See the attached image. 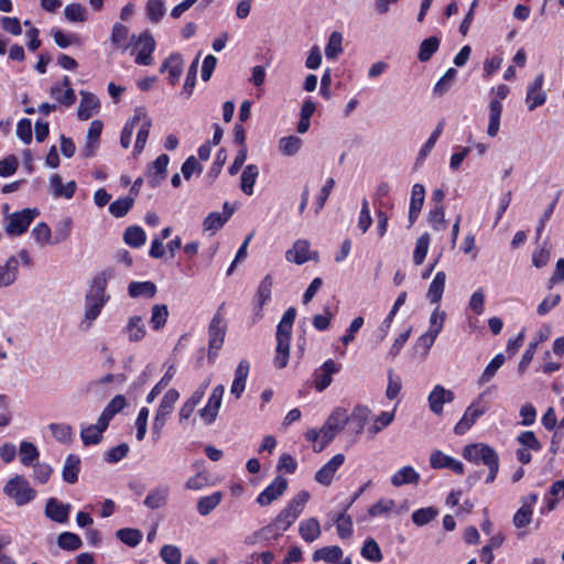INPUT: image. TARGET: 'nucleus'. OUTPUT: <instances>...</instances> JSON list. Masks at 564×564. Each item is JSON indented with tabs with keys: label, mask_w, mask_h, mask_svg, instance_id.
<instances>
[{
	"label": "nucleus",
	"mask_w": 564,
	"mask_h": 564,
	"mask_svg": "<svg viewBox=\"0 0 564 564\" xmlns=\"http://www.w3.org/2000/svg\"><path fill=\"white\" fill-rule=\"evenodd\" d=\"M397 406L392 411H383L373 419V423L368 427L370 436H375L383 429L388 427L395 417Z\"/></svg>",
	"instance_id": "obj_47"
},
{
	"label": "nucleus",
	"mask_w": 564,
	"mask_h": 564,
	"mask_svg": "<svg viewBox=\"0 0 564 564\" xmlns=\"http://www.w3.org/2000/svg\"><path fill=\"white\" fill-rule=\"evenodd\" d=\"M495 390L496 386H490L471 401V403L466 408L460 420L454 426V433L456 435L460 436L466 434L478 419L488 412L490 409V400L488 399V395L494 393Z\"/></svg>",
	"instance_id": "obj_2"
},
{
	"label": "nucleus",
	"mask_w": 564,
	"mask_h": 564,
	"mask_svg": "<svg viewBox=\"0 0 564 564\" xmlns=\"http://www.w3.org/2000/svg\"><path fill=\"white\" fill-rule=\"evenodd\" d=\"M224 393L225 387L223 384L216 386L213 389L205 406L198 411L200 419L206 425H210L216 421Z\"/></svg>",
	"instance_id": "obj_12"
},
{
	"label": "nucleus",
	"mask_w": 564,
	"mask_h": 564,
	"mask_svg": "<svg viewBox=\"0 0 564 564\" xmlns=\"http://www.w3.org/2000/svg\"><path fill=\"white\" fill-rule=\"evenodd\" d=\"M80 95L82 100L77 110V115L80 120H88L98 112L100 104L97 97L91 93L82 91Z\"/></svg>",
	"instance_id": "obj_29"
},
{
	"label": "nucleus",
	"mask_w": 564,
	"mask_h": 564,
	"mask_svg": "<svg viewBox=\"0 0 564 564\" xmlns=\"http://www.w3.org/2000/svg\"><path fill=\"white\" fill-rule=\"evenodd\" d=\"M40 215L37 208H24L6 216L4 230L8 236L18 237L24 234L32 221Z\"/></svg>",
	"instance_id": "obj_7"
},
{
	"label": "nucleus",
	"mask_w": 564,
	"mask_h": 564,
	"mask_svg": "<svg viewBox=\"0 0 564 564\" xmlns=\"http://www.w3.org/2000/svg\"><path fill=\"white\" fill-rule=\"evenodd\" d=\"M133 120H134V127L138 123H140V127L137 132L134 147H133V155L138 156L142 153V151L145 147V143H147V140H148V137L150 133V129L152 127V120L149 117V115L147 113L145 109L142 107H138L134 109Z\"/></svg>",
	"instance_id": "obj_10"
},
{
	"label": "nucleus",
	"mask_w": 564,
	"mask_h": 564,
	"mask_svg": "<svg viewBox=\"0 0 564 564\" xmlns=\"http://www.w3.org/2000/svg\"><path fill=\"white\" fill-rule=\"evenodd\" d=\"M337 435V433L328 429L325 424L319 430L308 429L305 432V438L312 443L313 451L321 453Z\"/></svg>",
	"instance_id": "obj_16"
},
{
	"label": "nucleus",
	"mask_w": 564,
	"mask_h": 564,
	"mask_svg": "<svg viewBox=\"0 0 564 564\" xmlns=\"http://www.w3.org/2000/svg\"><path fill=\"white\" fill-rule=\"evenodd\" d=\"M420 474L412 466H403L391 476V484L394 487L404 485H417Z\"/></svg>",
	"instance_id": "obj_35"
},
{
	"label": "nucleus",
	"mask_w": 564,
	"mask_h": 564,
	"mask_svg": "<svg viewBox=\"0 0 564 564\" xmlns=\"http://www.w3.org/2000/svg\"><path fill=\"white\" fill-rule=\"evenodd\" d=\"M360 554L365 560L371 563H379L383 558L379 544L372 538H367L364 541Z\"/></svg>",
	"instance_id": "obj_46"
},
{
	"label": "nucleus",
	"mask_w": 564,
	"mask_h": 564,
	"mask_svg": "<svg viewBox=\"0 0 564 564\" xmlns=\"http://www.w3.org/2000/svg\"><path fill=\"white\" fill-rule=\"evenodd\" d=\"M370 413L371 411L367 405L358 404L348 414L349 422L354 426L356 434H360L364 431Z\"/></svg>",
	"instance_id": "obj_38"
},
{
	"label": "nucleus",
	"mask_w": 564,
	"mask_h": 564,
	"mask_svg": "<svg viewBox=\"0 0 564 564\" xmlns=\"http://www.w3.org/2000/svg\"><path fill=\"white\" fill-rule=\"evenodd\" d=\"M517 441L520 445H522V448H527L533 452H540L542 449V444L532 431L521 432L518 435Z\"/></svg>",
	"instance_id": "obj_64"
},
{
	"label": "nucleus",
	"mask_w": 564,
	"mask_h": 564,
	"mask_svg": "<svg viewBox=\"0 0 564 564\" xmlns=\"http://www.w3.org/2000/svg\"><path fill=\"white\" fill-rule=\"evenodd\" d=\"M50 187L55 198L70 199L76 193L77 184L75 181H70L64 185L61 175L53 174L50 177Z\"/></svg>",
	"instance_id": "obj_26"
},
{
	"label": "nucleus",
	"mask_w": 564,
	"mask_h": 564,
	"mask_svg": "<svg viewBox=\"0 0 564 564\" xmlns=\"http://www.w3.org/2000/svg\"><path fill=\"white\" fill-rule=\"evenodd\" d=\"M57 545L66 551H76L80 549L83 542L76 533L63 532L57 538Z\"/></svg>",
	"instance_id": "obj_57"
},
{
	"label": "nucleus",
	"mask_w": 564,
	"mask_h": 564,
	"mask_svg": "<svg viewBox=\"0 0 564 564\" xmlns=\"http://www.w3.org/2000/svg\"><path fill=\"white\" fill-rule=\"evenodd\" d=\"M345 463L344 454H336L326 464H324L315 474V480L323 485L329 486L334 479L336 471Z\"/></svg>",
	"instance_id": "obj_18"
},
{
	"label": "nucleus",
	"mask_w": 564,
	"mask_h": 564,
	"mask_svg": "<svg viewBox=\"0 0 564 564\" xmlns=\"http://www.w3.org/2000/svg\"><path fill=\"white\" fill-rule=\"evenodd\" d=\"M73 219L69 216L61 218L55 225H54V232L53 236V243L58 245L64 241H66L73 231Z\"/></svg>",
	"instance_id": "obj_40"
},
{
	"label": "nucleus",
	"mask_w": 564,
	"mask_h": 564,
	"mask_svg": "<svg viewBox=\"0 0 564 564\" xmlns=\"http://www.w3.org/2000/svg\"><path fill=\"white\" fill-rule=\"evenodd\" d=\"M155 46L154 37H131L128 50H130V54L134 56V62L138 65H151Z\"/></svg>",
	"instance_id": "obj_9"
},
{
	"label": "nucleus",
	"mask_w": 564,
	"mask_h": 564,
	"mask_svg": "<svg viewBox=\"0 0 564 564\" xmlns=\"http://www.w3.org/2000/svg\"><path fill=\"white\" fill-rule=\"evenodd\" d=\"M160 556L165 564H181L182 553L178 546L165 544L160 551Z\"/></svg>",
	"instance_id": "obj_62"
},
{
	"label": "nucleus",
	"mask_w": 564,
	"mask_h": 564,
	"mask_svg": "<svg viewBox=\"0 0 564 564\" xmlns=\"http://www.w3.org/2000/svg\"><path fill=\"white\" fill-rule=\"evenodd\" d=\"M341 370V365L335 362L333 359L325 360L315 371H314V388L317 392H322L327 389L332 381L333 376L338 373Z\"/></svg>",
	"instance_id": "obj_13"
},
{
	"label": "nucleus",
	"mask_w": 564,
	"mask_h": 564,
	"mask_svg": "<svg viewBox=\"0 0 564 564\" xmlns=\"http://www.w3.org/2000/svg\"><path fill=\"white\" fill-rule=\"evenodd\" d=\"M440 390L441 384H436L427 397L430 410L436 415H441L443 413L444 404H446L442 393L438 392Z\"/></svg>",
	"instance_id": "obj_63"
},
{
	"label": "nucleus",
	"mask_w": 564,
	"mask_h": 564,
	"mask_svg": "<svg viewBox=\"0 0 564 564\" xmlns=\"http://www.w3.org/2000/svg\"><path fill=\"white\" fill-rule=\"evenodd\" d=\"M170 495V487L160 484L153 487L143 500V505L151 510H156L166 506Z\"/></svg>",
	"instance_id": "obj_22"
},
{
	"label": "nucleus",
	"mask_w": 564,
	"mask_h": 564,
	"mask_svg": "<svg viewBox=\"0 0 564 564\" xmlns=\"http://www.w3.org/2000/svg\"><path fill=\"white\" fill-rule=\"evenodd\" d=\"M310 499V494L305 490L300 491L293 497L288 505L278 513L273 519L278 529L285 532L297 520L304 510L306 502Z\"/></svg>",
	"instance_id": "obj_4"
},
{
	"label": "nucleus",
	"mask_w": 564,
	"mask_h": 564,
	"mask_svg": "<svg viewBox=\"0 0 564 564\" xmlns=\"http://www.w3.org/2000/svg\"><path fill=\"white\" fill-rule=\"evenodd\" d=\"M123 240L132 248H140L145 243L147 235L140 226H130L124 230Z\"/></svg>",
	"instance_id": "obj_50"
},
{
	"label": "nucleus",
	"mask_w": 564,
	"mask_h": 564,
	"mask_svg": "<svg viewBox=\"0 0 564 564\" xmlns=\"http://www.w3.org/2000/svg\"><path fill=\"white\" fill-rule=\"evenodd\" d=\"M463 457L475 465L490 467L499 463V455L494 447L485 443L466 445L463 449Z\"/></svg>",
	"instance_id": "obj_6"
},
{
	"label": "nucleus",
	"mask_w": 564,
	"mask_h": 564,
	"mask_svg": "<svg viewBox=\"0 0 564 564\" xmlns=\"http://www.w3.org/2000/svg\"><path fill=\"white\" fill-rule=\"evenodd\" d=\"M299 534L306 543L316 541L322 534L319 521L314 517L302 520L299 524Z\"/></svg>",
	"instance_id": "obj_30"
},
{
	"label": "nucleus",
	"mask_w": 564,
	"mask_h": 564,
	"mask_svg": "<svg viewBox=\"0 0 564 564\" xmlns=\"http://www.w3.org/2000/svg\"><path fill=\"white\" fill-rule=\"evenodd\" d=\"M133 204L134 197L128 195L110 203L108 209L113 217L121 218L124 217L130 212V209L133 207Z\"/></svg>",
	"instance_id": "obj_49"
},
{
	"label": "nucleus",
	"mask_w": 564,
	"mask_h": 564,
	"mask_svg": "<svg viewBox=\"0 0 564 564\" xmlns=\"http://www.w3.org/2000/svg\"><path fill=\"white\" fill-rule=\"evenodd\" d=\"M19 276V260L11 256L0 264V289L12 285Z\"/></svg>",
	"instance_id": "obj_25"
},
{
	"label": "nucleus",
	"mask_w": 564,
	"mask_h": 564,
	"mask_svg": "<svg viewBox=\"0 0 564 564\" xmlns=\"http://www.w3.org/2000/svg\"><path fill=\"white\" fill-rule=\"evenodd\" d=\"M258 176L259 167L256 164L245 166L240 176V188L246 195L250 196L253 194V186Z\"/></svg>",
	"instance_id": "obj_37"
},
{
	"label": "nucleus",
	"mask_w": 564,
	"mask_h": 564,
	"mask_svg": "<svg viewBox=\"0 0 564 564\" xmlns=\"http://www.w3.org/2000/svg\"><path fill=\"white\" fill-rule=\"evenodd\" d=\"M302 147V140L296 135L283 137L279 140V150L283 155L293 156Z\"/></svg>",
	"instance_id": "obj_54"
},
{
	"label": "nucleus",
	"mask_w": 564,
	"mask_h": 564,
	"mask_svg": "<svg viewBox=\"0 0 564 564\" xmlns=\"http://www.w3.org/2000/svg\"><path fill=\"white\" fill-rule=\"evenodd\" d=\"M72 506L63 503L56 498H50L45 505V516L57 523L64 524L68 522Z\"/></svg>",
	"instance_id": "obj_19"
},
{
	"label": "nucleus",
	"mask_w": 564,
	"mask_h": 564,
	"mask_svg": "<svg viewBox=\"0 0 564 564\" xmlns=\"http://www.w3.org/2000/svg\"><path fill=\"white\" fill-rule=\"evenodd\" d=\"M430 465L433 469H451L457 475H463L465 471L464 465L460 460L446 455L440 449H435L430 455Z\"/></svg>",
	"instance_id": "obj_17"
},
{
	"label": "nucleus",
	"mask_w": 564,
	"mask_h": 564,
	"mask_svg": "<svg viewBox=\"0 0 564 564\" xmlns=\"http://www.w3.org/2000/svg\"><path fill=\"white\" fill-rule=\"evenodd\" d=\"M496 97L489 102V122L487 127V134L495 138L500 129V119L502 115V100L507 98L509 94V87L505 84L498 85L492 88Z\"/></svg>",
	"instance_id": "obj_8"
},
{
	"label": "nucleus",
	"mask_w": 564,
	"mask_h": 564,
	"mask_svg": "<svg viewBox=\"0 0 564 564\" xmlns=\"http://www.w3.org/2000/svg\"><path fill=\"white\" fill-rule=\"evenodd\" d=\"M180 398L176 389H169L160 401L155 415L167 419L173 412L174 405Z\"/></svg>",
	"instance_id": "obj_43"
},
{
	"label": "nucleus",
	"mask_w": 564,
	"mask_h": 564,
	"mask_svg": "<svg viewBox=\"0 0 564 564\" xmlns=\"http://www.w3.org/2000/svg\"><path fill=\"white\" fill-rule=\"evenodd\" d=\"M440 41L438 37H425V40L421 43L419 50V59L421 62H427L433 56V54L438 50Z\"/></svg>",
	"instance_id": "obj_61"
},
{
	"label": "nucleus",
	"mask_w": 564,
	"mask_h": 564,
	"mask_svg": "<svg viewBox=\"0 0 564 564\" xmlns=\"http://www.w3.org/2000/svg\"><path fill=\"white\" fill-rule=\"evenodd\" d=\"M544 75L539 74L533 83L528 86L525 102L529 111H533L546 101V93L543 90Z\"/></svg>",
	"instance_id": "obj_15"
},
{
	"label": "nucleus",
	"mask_w": 564,
	"mask_h": 564,
	"mask_svg": "<svg viewBox=\"0 0 564 564\" xmlns=\"http://www.w3.org/2000/svg\"><path fill=\"white\" fill-rule=\"evenodd\" d=\"M431 236L427 232L422 234L415 242V248L413 251V262L415 265H420L423 263L430 248Z\"/></svg>",
	"instance_id": "obj_53"
},
{
	"label": "nucleus",
	"mask_w": 564,
	"mask_h": 564,
	"mask_svg": "<svg viewBox=\"0 0 564 564\" xmlns=\"http://www.w3.org/2000/svg\"><path fill=\"white\" fill-rule=\"evenodd\" d=\"M169 163L170 156L163 153L149 166L147 175L151 187L158 186L165 178Z\"/></svg>",
	"instance_id": "obj_23"
},
{
	"label": "nucleus",
	"mask_w": 564,
	"mask_h": 564,
	"mask_svg": "<svg viewBox=\"0 0 564 564\" xmlns=\"http://www.w3.org/2000/svg\"><path fill=\"white\" fill-rule=\"evenodd\" d=\"M343 557V550L338 545H330L317 549L313 553V561H324L326 563H337Z\"/></svg>",
	"instance_id": "obj_44"
},
{
	"label": "nucleus",
	"mask_w": 564,
	"mask_h": 564,
	"mask_svg": "<svg viewBox=\"0 0 564 564\" xmlns=\"http://www.w3.org/2000/svg\"><path fill=\"white\" fill-rule=\"evenodd\" d=\"M110 276V271L104 270L97 273L89 283L85 295L84 317L79 324L80 329L88 330L110 300V296L106 292Z\"/></svg>",
	"instance_id": "obj_1"
},
{
	"label": "nucleus",
	"mask_w": 564,
	"mask_h": 564,
	"mask_svg": "<svg viewBox=\"0 0 564 564\" xmlns=\"http://www.w3.org/2000/svg\"><path fill=\"white\" fill-rule=\"evenodd\" d=\"M104 431L97 425H88L80 431V437L86 446L97 445L102 438Z\"/></svg>",
	"instance_id": "obj_59"
},
{
	"label": "nucleus",
	"mask_w": 564,
	"mask_h": 564,
	"mask_svg": "<svg viewBox=\"0 0 564 564\" xmlns=\"http://www.w3.org/2000/svg\"><path fill=\"white\" fill-rule=\"evenodd\" d=\"M3 492L17 506L28 505L36 497V491L31 487L29 480L21 475L10 478L3 487Z\"/></svg>",
	"instance_id": "obj_5"
},
{
	"label": "nucleus",
	"mask_w": 564,
	"mask_h": 564,
	"mask_svg": "<svg viewBox=\"0 0 564 564\" xmlns=\"http://www.w3.org/2000/svg\"><path fill=\"white\" fill-rule=\"evenodd\" d=\"M405 301H406V292L403 291L398 295L389 314L386 316V318L382 321V323L378 327V329L375 334L378 341H382L387 337V335L391 328V325L393 323L394 316L397 315L400 307L405 303Z\"/></svg>",
	"instance_id": "obj_24"
},
{
	"label": "nucleus",
	"mask_w": 564,
	"mask_h": 564,
	"mask_svg": "<svg viewBox=\"0 0 564 564\" xmlns=\"http://www.w3.org/2000/svg\"><path fill=\"white\" fill-rule=\"evenodd\" d=\"M445 282H446V274L444 271H438L430 286L426 293L427 300L433 304H438L442 300L444 290H445Z\"/></svg>",
	"instance_id": "obj_36"
},
{
	"label": "nucleus",
	"mask_w": 564,
	"mask_h": 564,
	"mask_svg": "<svg viewBox=\"0 0 564 564\" xmlns=\"http://www.w3.org/2000/svg\"><path fill=\"white\" fill-rule=\"evenodd\" d=\"M40 456L37 447L28 441L20 443V460L23 466H32L36 463Z\"/></svg>",
	"instance_id": "obj_51"
},
{
	"label": "nucleus",
	"mask_w": 564,
	"mask_h": 564,
	"mask_svg": "<svg viewBox=\"0 0 564 564\" xmlns=\"http://www.w3.org/2000/svg\"><path fill=\"white\" fill-rule=\"evenodd\" d=\"M272 284L273 281L270 274H267L259 283L253 299V313L251 317L252 324L258 323L263 317L262 308L271 301Z\"/></svg>",
	"instance_id": "obj_11"
},
{
	"label": "nucleus",
	"mask_w": 564,
	"mask_h": 564,
	"mask_svg": "<svg viewBox=\"0 0 564 564\" xmlns=\"http://www.w3.org/2000/svg\"><path fill=\"white\" fill-rule=\"evenodd\" d=\"M437 514L438 511L434 507L420 508L412 513V521L417 527H423L434 520Z\"/></svg>",
	"instance_id": "obj_60"
},
{
	"label": "nucleus",
	"mask_w": 564,
	"mask_h": 564,
	"mask_svg": "<svg viewBox=\"0 0 564 564\" xmlns=\"http://www.w3.org/2000/svg\"><path fill=\"white\" fill-rule=\"evenodd\" d=\"M169 310L165 304H155L151 310L150 325L155 332L162 329L167 321Z\"/></svg>",
	"instance_id": "obj_52"
},
{
	"label": "nucleus",
	"mask_w": 564,
	"mask_h": 564,
	"mask_svg": "<svg viewBox=\"0 0 564 564\" xmlns=\"http://www.w3.org/2000/svg\"><path fill=\"white\" fill-rule=\"evenodd\" d=\"M333 521L336 525V531L341 540L351 538L354 533V523L351 517L347 513V508L333 516Z\"/></svg>",
	"instance_id": "obj_32"
},
{
	"label": "nucleus",
	"mask_w": 564,
	"mask_h": 564,
	"mask_svg": "<svg viewBox=\"0 0 564 564\" xmlns=\"http://www.w3.org/2000/svg\"><path fill=\"white\" fill-rule=\"evenodd\" d=\"M102 131V122L100 120H94L88 129L86 135V144L83 149V156L91 158L95 155L96 150L99 145V138Z\"/></svg>",
	"instance_id": "obj_28"
},
{
	"label": "nucleus",
	"mask_w": 564,
	"mask_h": 564,
	"mask_svg": "<svg viewBox=\"0 0 564 564\" xmlns=\"http://www.w3.org/2000/svg\"><path fill=\"white\" fill-rule=\"evenodd\" d=\"M117 538L130 547L137 546L142 540V533L138 529L123 528L116 532Z\"/></svg>",
	"instance_id": "obj_56"
},
{
	"label": "nucleus",
	"mask_w": 564,
	"mask_h": 564,
	"mask_svg": "<svg viewBox=\"0 0 564 564\" xmlns=\"http://www.w3.org/2000/svg\"><path fill=\"white\" fill-rule=\"evenodd\" d=\"M51 97L65 107L72 106L76 100L74 89L70 87V79L65 76L61 83L51 87Z\"/></svg>",
	"instance_id": "obj_20"
},
{
	"label": "nucleus",
	"mask_w": 564,
	"mask_h": 564,
	"mask_svg": "<svg viewBox=\"0 0 564 564\" xmlns=\"http://www.w3.org/2000/svg\"><path fill=\"white\" fill-rule=\"evenodd\" d=\"M312 258L310 242L299 239L294 242L293 248L285 252V259L289 262L303 264Z\"/></svg>",
	"instance_id": "obj_27"
},
{
	"label": "nucleus",
	"mask_w": 564,
	"mask_h": 564,
	"mask_svg": "<svg viewBox=\"0 0 564 564\" xmlns=\"http://www.w3.org/2000/svg\"><path fill=\"white\" fill-rule=\"evenodd\" d=\"M175 375L174 366H170L164 376L160 379V381L151 389V391L147 395V402L152 403L155 398L161 394L162 390L170 383L172 378Z\"/></svg>",
	"instance_id": "obj_58"
},
{
	"label": "nucleus",
	"mask_w": 564,
	"mask_h": 564,
	"mask_svg": "<svg viewBox=\"0 0 564 564\" xmlns=\"http://www.w3.org/2000/svg\"><path fill=\"white\" fill-rule=\"evenodd\" d=\"M184 61L177 53L171 54L161 65L160 72L167 73L169 83L174 86L178 83L183 72Z\"/></svg>",
	"instance_id": "obj_21"
},
{
	"label": "nucleus",
	"mask_w": 564,
	"mask_h": 564,
	"mask_svg": "<svg viewBox=\"0 0 564 564\" xmlns=\"http://www.w3.org/2000/svg\"><path fill=\"white\" fill-rule=\"evenodd\" d=\"M347 423H349L347 410L345 408L337 406L332 411L324 424L328 429H332L338 433L346 426Z\"/></svg>",
	"instance_id": "obj_42"
},
{
	"label": "nucleus",
	"mask_w": 564,
	"mask_h": 564,
	"mask_svg": "<svg viewBox=\"0 0 564 564\" xmlns=\"http://www.w3.org/2000/svg\"><path fill=\"white\" fill-rule=\"evenodd\" d=\"M224 304H221L215 315L213 316L209 325H208V360L210 362H214L215 359L218 356L219 350L221 349L226 330H227V324L224 318L223 314Z\"/></svg>",
	"instance_id": "obj_3"
},
{
	"label": "nucleus",
	"mask_w": 564,
	"mask_h": 564,
	"mask_svg": "<svg viewBox=\"0 0 564 564\" xmlns=\"http://www.w3.org/2000/svg\"><path fill=\"white\" fill-rule=\"evenodd\" d=\"M123 332L130 341H140L145 336V325L141 316H132L128 319Z\"/></svg>",
	"instance_id": "obj_41"
},
{
	"label": "nucleus",
	"mask_w": 564,
	"mask_h": 564,
	"mask_svg": "<svg viewBox=\"0 0 564 564\" xmlns=\"http://www.w3.org/2000/svg\"><path fill=\"white\" fill-rule=\"evenodd\" d=\"M224 495L221 491H215L212 495L200 497L196 505L197 512L203 517L208 516L218 507Z\"/></svg>",
	"instance_id": "obj_39"
},
{
	"label": "nucleus",
	"mask_w": 564,
	"mask_h": 564,
	"mask_svg": "<svg viewBox=\"0 0 564 564\" xmlns=\"http://www.w3.org/2000/svg\"><path fill=\"white\" fill-rule=\"evenodd\" d=\"M31 235L41 246L54 245L52 230L46 223L36 224V226L32 229Z\"/></svg>",
	"instance_id": "obj_55"
},
{
	"label": "nucleus",
	"mask_w": 564,
	"mask_h": 564,
	"mask_svg": "<svg viewBox=\"0 0 564 564\" xmlns=\"http://www.w3.org/2000/svg\"><path fill=\"white\" fill-rule=\"evenodd\" d=\"M505 361V355L502 352L497 354L482 371L481 376L478 379V384L482 386L485 383H488L496 376L497 371L502 367Z\"/></svg>",
	"instance_id": "obj_48"
},
{
	"label": "nucleus",
	"mask_w": 564,
	"mask_h": 564,
	"mask_svg": "<svg viewBox=\"0 0 564 564\" xmlns=\"http://www.w3.org/2000/svg\"><path fill=\"white\" fill-rule=\"evenodd\" d=\"M158 288L152 281H133L128 285V294L132 299L155 296Z\"/></svg>",
	"instance_id": "obj_31"
},
{
	"label": "nucleus",
	"mask_w": 564,
	"mask_h": 564,
	"mask_svg": "<svg viewBox=\"0 0 564 564\" xmlns=\"http://www.w3.org/2000/svg\"><path fill=\"white\" fill-rule=\"evenodd\" d=\"M234 212L235 209H230L226 213H209L203 220V230L215 234L217 230L223 228V226L229 220Z\"/></svg>",
	"instance_id": "obj_33"
},
{
	"label": "nucleus",
	"mask_w": 564,
	"mask_h": 564,
	"mask_svg": "<svg viewBox=\"0 0 564 564\" xmlns=\"http://www.w3.org/2000/svg\"><path fill=\"white\" fill-rule=\"evenodd\" d=\"M288 489V480L282 476H276L273 481L267 486L257 497L256 501L265 507L279 499Z\"/></svg>",
	"instance_id": "obj_14"
},
{
	"label": "nucleus",
	"mask_w": 564,
	"mask_h": 564,
	"mask_svg": "<svg viewBox=\"0 0 564 564\" xmlns=\"http://www.w3.org/2000/svg\"><path fill=\"white\" fill-rule=\"evenodd\" d=\"M80 471V458L75 454L66 456L64 466L62 469V478L67 484H75L78 480Z\"/></svg>",
	"instance_id": "obj_34"
},
{
	"label": "nucleus",
	"mask_w": 564,
	"mask_h": 564,
	"mask_svg": "<svg viewBox=\"0 0 564 564\" xmlns=\"http://www.w3.org/2000/svg\"><path fill=\"white\" fill-rule=\"evenodd\" d=\"M444 128H445V120L442 119L437 122L435 129L433 130V132L431 133L429 139L421 147V149L419 151V155H417V161H424L427 158V155L433 150L435 143L440 139L441 134L443 133Z\"/></svg>",
	"instance_id": "obj_45"
}]
</instances>
